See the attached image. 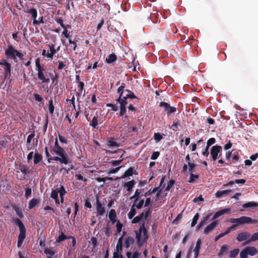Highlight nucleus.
<instances>
[{
    "label": "nucleus",
    "mask_w": 258,
    "mask_h": 258,
    "mask_svg": "<svg viewBox=\"0 0 258 258\" xmlns=\"http://www.w3.org/2000/svg\"><path fill=\"white\" fill-rule=\"evenodd\" d=\"M150 216V212L148 211L136 216L132 221L133 223H140L141 224L139 230L136 231L137 244L139 246H141L144 243L146 242L148 239L147 230L145 227V224L146 222L149 221L148 218Z\"/></svg>",
    "instance_id": "f257e3e1"
},
{
    "label": "nucleus",
    "mask_w": 258,
    "mask_h": 258,
    "mask_svg": "<svg viewBox=\"0 0 258 258\" xmlns=\"http://www.w3.org/2000/svg\"><path fill=\"white\" fill-rule=\"evenodd\" d=\"M124 86L121 85L118 89V93L119 94V97L117 101L120 104V112L124 113L126 112L125 106L127 104V99L128 98H135L136 96L133 93L128 90L123 91Z\"/></svg>",
    "instance_id": "f03ea898"
},
{
    "label": "nucleus",
    "mask_w": 258,
    "mask_h": 258,
    "mask_svg": "<svg viewBox=\"0 0 258 258\" xmlns=\"http://www.w3.org/2000/svg\"><path fill=\"white\" fill-rule=\"evenodd\" d=\"M50 152L51 154H55L59 157L56 156L49 159V162L50 160H51L59 161L61 164H64L65 165L69 163L68 154L62 147L53 148Z\"/></svg>",
    "instance_id": "7ed1b4c3"
},
{
    "label": "nucleus",
    "mask_w": 258,
    "mask_h": 258,
    "mask_svg": "<svg viewBox=\"0 0 258 258\" xmlns=\"http://www.w3.org/2000/svg\"><path fill=\"white\" fill-rule=\"evenodd\" d=\"M5 55L7 58L15 60L17 57L21 60H23V53L16 50L12 45H9L5 49Z\"/></svg>",
    "instance_id": "20e7f679"
},
{
    "label": "nucleus",
    "mask_w": 258,
    "mask_h": 258,
    "mask_svg": "<svg viewBox=\"0 0 258 258\" xmlns=\"http://www.w3.org/2000/svg\"><path fill=\"white\" fill-rule=\"evenodd\" d=\"M258 254V250L253 246L245 247L240 252V258H247L248 255L255 256Z\"/></svg>",
    "instance_id": "39448f33"
},
{
    "label": "nucleus",
    "mask_w": 258,
    "mask_h": 258,
    "mask_svg": "<svg viewBox=\"0 0 258 258\" xmlns=\"http://www.w3.org/2000/svg\"><path fill=\"white\" fill-rule=\"evenodd\" d=\"M222 147L218 145L213 146L210 150V154L212 160L216 161L221 155Z\"/></svg>",
    "instance_id": "423d86ee"
},
{
    "label": "nucleus",
    "mask_w": 258,
    "mask_h": 258,
    "mask_svg": "<svg viewBox=\"0 0 258 258\" xmlns=\"http://www.w3.org/2000/svg\"><path fill=\"white\" fill-rule=\"evenodd\" d=\"M37 72V76L38 79L41 81L42 83H48L50 82V79L47 77L45 73V69L44 68L39 69L36 70Z\"/></svg>",
    "instance_id": "0eeeda50"
},
{
    "label": "nucleus",
    "mask_w": 258,
    "mask_h": 258,
    "mask_svg": "<svg viewBox=\"0 0 258 258\" xmlns=\"http://www.w3.org/2000/svg\"><path fill=\"white\" fill-rule=\"evenodd\" d=\"M160 106L163 108L164 111L167 112L168 113H173L176 111V108L175 107L172 106L169 104L165 102H160Z\"/></svg>",
    "instance_id": "6e6552de"
},
{
    "label": "nucleus",
    "mask_w": 258,
    "mask_h": 258,
    "mask_svg": "<svg viewBox=\"0 0 258 258\" xmlns=\"http://www.w3.org/2000/svg\"><path fill=\"white\" fill-rule=\"evenodd\" d=\"M96 211L97 215L98 216H104L106 214L105 209L103 207L102 204L98 200L96 201Z\"/></svg>",
    "instance_id": "1a4fd4ad"
},
{
    "label": "nucleus",
    "mask_w": 258,
    "mask_h": 258,
    "mask_svg": "<svg viewBox=\"0 0 258 258\" xmlns=\"http://www.w3.org/2000/svg\"><path fill=\"white\" fill-rule=\"evenodd\" d=\"M218 225V222L214 221L208 225L204 229L203 233L205 235L208 234L210 232L213 231Z\"/></svg>",
    "instance_id": "9d476101"
},
{
    "label": "nucleus",
    "mask_w": 258,
    "mask_h": 258,
    "mask_svg": "<svg viewBox=\"0 0 258 258\" xmlns=\"http://www.w3.org/2000/svg\"><path fill=\"white\" fill-rule=\"evenodd\" d=\"M250 234L248 232L244 231L239 233L236 237L237 240L240 242L245 240H247L250 237Z\"/></svg>",
    "instance_id": "9b49d317"
},
{
    "label": "nucleus",
    "mask_w": 258,
    "mask_h": 258,
    "mask_svg": "<svg viewBox=\"0 0 258 258\" xmlns=\"http://www.w3.org/2000/svg\"><path fill=\"white\" fill-rule=\"evenodd\" d=\"M202 241L201 239H198L196 242V245L195 247L193 249V252L194 253V258H198L199 256V251L201 248Z\"/></svg>",
    "instance_id": "f8f14e48"
},
{
    "label": "nucleus",
    "mask_w": 258,
    "mask_h": 258,
    "mask_svg": "<svg viewBox=\"0 0 258 258\" xmlns=\"http://www.w3.org/2000/svg\"><path fill=\"white\" fill-rule=\"evenodd\" d=\"M26 237V229L20 230L18 236V240L17 243V246L20 247L23 242V241Z\"/></svg>",
    "instance_id": "ddd939ff"
},
{
    "label": "nucleus",
    "mask_w": 258,
    "mask_h": 258,
    "mask_svg": "<svg viewBox=\"0 0 258 258\" xmlns=\"http://www.w3.org/2000/svg\"><path fill=\"white\" fill-rule=\"evenodd\" d=\"M232 192V190L230 189H226L223 190H219L217 191L215 194V196L217 198H221L224 196H227L230 195V194Z\"/></svg>",
    "instance_id": "4468645a"
},
{
    "label": "nucleus",
    "mask_w": 258,
    "mask_h": 258,
    "mask_svg": "<svg viewBox=\"0 0 258 258\" xmlns=\"http://www.w3.org/2000/svg\"><path fill=\"white\" fill-rule=\"evenodd\" d=\"M136 183V182L135 180H132L131 181L126 182L124 184V187L126 188V190L128 191V194H131L132 188L134 187Z\"/></svg>",
    "instance_id": "2eb2a0df"
},
{
    "label": "nucleus",
    "mask_w": 258,
    "mask_h": 258,
    "mask_svg": "<svg viewBox=\"0 0 258 258\" xmlns=\"http://www.w3.org/2000/svg\"><path fill=\"white\" fill-rule=\"evenodd\" d=\"M122 236L120 237L117 241V243L116 244V248L115 249V251H114V253H122Z\"/></svg>",
    "instance_id": "dca6fc26"
},
{
    "label": "nucleus",
    "mask_w": 258,
    "mask_h": 258,
    "mask_svg": "<svg viewBox=\"0 0 258 258\" xmlns=\"http://www.w3.org/2000/svg\"><path fill=\"white\" fill-rule=\"evenodd\" d=\"M108 218L112 224L114 223L116 221V214L114 209H111L110 210L108 214Z\"/></svg>",
    "instance_id": "f3484780"
},
{
    "label": "nucleus",
    "mask_w": 258,
    "mask_h": 258,
    "mask_svg": "<svg viewBox=\"0 0 258 258\" xmlns=\"http://www.w3.org/2000/svg\"><path fill=\"white\" fill-rule=\"evenodd\" d=\"M58 189H59V188H57V190L52 189L51 192L50 194V197L52 199L54 200L55 204L56 205H59L60 203L58 198V194L59 193Z\"/></svg>",
    "instance_id": "a211bd4d"
},
{
    "label": "nucleus",
    "mask_w": 258,
    "mask_h": 258,
    "mask_svg": "<svg viewBox=\"0 0 258 258\" xmlns=\"http://www.w3.org/2000/svg\"><path fill=\"white\" fill-rule=\"evenodd\" d=\"M28 13L32 16V18H33V24H39V22L36 20V18L37 16V12L36 10L34 9H32L28 12Z\"/></svg>",
    "instance_id": "6ab92c4d"
},
{
    "label": "nucleus",
    "mask_w": 258,
    "mask_h": 258,
    "mask_svg": "<svg viewBox=\"0 0 258 258\" xmlns=\"http://www.w3.org/2000/svg\"><path fill=\"white\" fill-rule=\"evenodd\" d=\"M210 215H207V216L203 217L201 219V221L199 222V223L196 227L197 230H198L200 229H201L204 225H205L207 223V221L208 220V219L210 218Z\"/></svg>",
    "instance_id": "aec40b11"
},
{
    "label": "nucleus",
    "mask_w": 258,
    "mask_h": 258,
    "mask_svg": "<svg viewBox=\"0 0 258 258\" xmlns=\"http://www.w3.org/2000/svg\"><path fill=\"white\" fill-rule=\"evenodd\" d=\"M135 242V239L131 237H128L125 238L124 241V246L126 248L132 247Z\"/></svg>",
    "instance_id": "412c9836"
},
{
    "label": "nucleus",
    "mask_w": 258,
    "mask_h": 258,
    "mask_svg": "<svg viewBox=\"0 0 258 258\" xmlns=\"http://www.w3.org/2000/svg\"><path fill=\"white\" fill-rule=\"evenodd\" d=\"M40 200L38 199L33 198L30 200L29 202L28 208L29 209H32L35 207L38 206Z\"/></svg>",
    "instance_id": "4be33fe9"
},
{
    "label": "nucleus",
    "mask_w": 258,
    "mask_h": 258,
    "mask_svg": "<svg viewBox=\"0 0 258 258\" xmlns=\"http://www.w3.org/2000/svg\"><path fill=\"white\" fill-rule=\"evenodd\" d=\"M134 168L130 167L124 173V174L120 177V178H125L126 177L131 176L133 175L134 173Z\"/></svg>",
    "instance_id": "5701e85b"
},
{
    "label": "nucleus",
    "mask_w": 258,
    "mask_h": 258,
    "mask_svg": "<svg viewBox=\"0 0 258 258\" xmlns=\"http://www.w3.org/2000/svg\"><path fill=\"white\" fill-rule=\"evenodd\" d=\"M49 50L47 52L46 56L47 58H50L51 59L53 58V55L55 53V50L54 47V45H49Z\"/></svg>",
    "instance_id": "b1692460"
},
{
    "label": "nucleus",
    "mask_w": 258,
    "mask_h": 258,
    "mask_svg": "<svg viewBox=\"0 0 258 258\" xmlns=\"http://www.w3.org/2000/svg\"><path fill=\"white\" fill-rule=\"evenodd\" d=\"M35 136V134L34 133L30 134L27 139V147L28 150H30L32 149V145L31 144V142L32 141V140L34 138Z\"/></svg>",
    "instance_id": "393cba45"
},
{
    "label": "nucleus",
    "mask_w": 258,
    "mask_h": 258,
    "mask_svg": "<svg viewBox=\"0 0 258 258\" xmlns=\"http://www.w3.org/2000/svg\"><path fill=\"white\" fill-rule=\"evenodd\" d=\"M258 240V232H255L252 234L250 237L244 244H248L251 242H254Z\"/></svg>",
    "instance_id": "a878e982"
},
{
    "label": "nucleus",
    "mask_w": 258,
    "mask_h": 258,
    "mask_svg": "<svg viewBox=\"0 0 258 258\" xmlns=\"http://www.w3.org/2000/svg\"><path fill=\"white\" fill-rule=\"evenodd\" d=\"M257 206L258 204L255 202H248L242 205V207L244 208L257 207Z\"/></svg>",
    "instance_id": "bb28decb"
},
{
    "label": "nucleus",
    "mask_w": 258,
    "mask_h": 258,
    "mask_svg": "<svg viewBox=\"0 0 258 258\" xmlns=\"http://www.w3.org/2000/svg\"><path fill=\"white\" fill-rule=\"evenodd\" d=\"M4 66H5V71L6 72V75H10L11 74V64L5 61L4 63Z\"/></svg>",
    "instance_id": "cd10ccee"
},
{
    "label": "nucleus",
    "mask_w": 258,
    "mask_h": 258,
    "mask_svg": "<svg viewBox=\"0 0 258 258\" xmlns=\"http://www.w3.org/2000/svg\"><path fill=\"white\" fill-rule=\"evenodd\" d=\"M67 239H70L69 236H67L65 235L62 232H61L60 234H59L58 237L56 239L55 242L59 243Z\"/></svg>",
    "instance_id": "c85d7f7f"
},
{
    "label": "nucleus",
    "mask_w": 258,
    "mask_h": 258,
    "mask_svg": "<svg viewBox=\"0 0 258 258\" xmlns=\"http://www.w3.org/2000/svg\"><path fill=\"white\" fill-rule=\"evenodd\" d=\"M59 196L60 197V203L63 202V196L66 194V191L63 186L61 185L58 189Z\"/></svg>",
    "instance_id": "c756f323"
},
{
    "label": "nucleus",
    "mask_w": 258,
    "mask_h": 258,
    "mask_svg": "<svg viewBox=\"0 0 258 258\" xmlns=\"http://www.w3.org/2000/svg\"><path fill=\"white\" fill-rule=\"evenodd\" d=\"M144 203V200H141L139 201H138V199H137L135 200L134 203L133 205H135V207L137 209H140L142 208Z\"/></svg>",
    "instance_id": "7c9ffc66"
},
{
    "label": "nucleus",
    "mask_w": 258,
    "mask_h": 258,
    "mask_svg": "<svg viewBox=\"0 0 258 258\" xmlns=\"http://www.w3.org/2000/svg\"><path fill=\"white\" fill-rule=\"evenodd\" d=\"M136 213V210L135 208V205H133L131 207V210L127 214L128 217L130 219H132Z\"/></svg>",
    "instance_id": "2f4dec72"
},
{
    "label": "nucleus",
    "mask_w": 258,
    "mask_h": 258,
    "mask_svg": "<svg viewBox=\"0 0 258 258\" xmlns=\"http://www.w3.org/2000/svg\"><path fill=\"white\" fill-rule=\"evenodd\" d=\"M15 224L19 227V230H25V227L22 222L19 219H16L14 220Z\"/></svg>",
    "instance_id": "473e14b6"
},
{
    "label": "nucleus",
    "mask_w": 258,
    "mask_h": 258,
    "mask_svg": "<svg viewBox=\"0 0 258 258\" xmlns=\"http://www.w3.org/2000/svg\"><path fill=\"white\" fill-rule=\"evenodd\" d=\"M42 159V156L41 154L35 153L34 156V163L37 164L39 163Z\"/></svg>",
    "instance_id": "72a5a7b5"
},
{
    "label": "nucleus",
    "mask_w": 258,
    "mask_h": 258,
    "mask_svg": "<svg viewBox=\"0 0 258 258\" xmlns=\"http://www.w3.org/2000/svg\"><path fill=\"white\" fill-rule=\"evenodd\" d=\"M240 218L241 225L245 224H250V217L246 216H242Z\"/></svg>",
    "instance_id": "f704fd0d"
},
{
    "label": "nucleus",
    "mask_w": 258,
    "mask_h": 258,
    "mask_svg": "<svg viewBox=\"0 0 258 258\" xmlns=\"http://www.w3.org/2000/svg\"><path fill=\"white\" fill-rule=\"evenodd\" d=\"M44 252L45 254L49 255L50 257H53L54 254L53 248L52 247L45 248Z\"/></svg>",
    "instance_id": "c9c22d12"
},
{
    "label": "nucleus",
    "mask_w": 258,
    "mask_h": 258,
    "mask_svg": "<svg viewBox=\"0 0 258 258\" xmlns=\"http://www.w3.org/2000/svg\"><path fill=\"white\" fill-rule=\"evenodd\" d=\"M229 221L230 223L237 225V226L241 225L240 218H231L229 219Z\"/></svg>",
    "instance_id": "e433bc0d"
},
{
    "label": "nucleus",
    "mask_w": 258,
    "mask_h": 258,
    "mask_svg": "<svg viewBox=\"0 0 258 258\" xmlns=\"http://www.w3.org/2000/svg\"><path fill=\"white\" fill-rule=\"evenodd\" d=\"M14 209L17 215L20 217L22 218L23 217V212L21 208L18 207H15Z\"/></svg>",
    "instance_id": "4c0bfd02"
},
{
    "label": "nucleus",
    "mask_w": 258,
    "mask_h": 258,
    "mask_svg": "<svg viewBox=\"0 0 258 258\" xmlns=\"http://www.w3.org/2000/svg\"><path fill=\"white\" fill-rule=\"evenodd\" d=\"M239 252V249L238 248L234 249L230 252L229 257L234 258Z\"/></svg>",
    "instance_id": "58836bf2"
},
{
    "label": "nucleus",
    "mask_w": 258,
    "mask_h": 258,
    "mask_svg": "<svg viewBox=\"0 0 258 258\" xmlns=\"http://www.w3.org/2000/svg\"><path fill=\"white\" fill-rule=\"evenodd\" d=\"M116 59V55L114 54H111L108 56V58H106V61L108 63H111L115 61Z\"/></svg>",
    "instance_id": "ea45409f"
},
{
    "label": "nucleus",
    "mask_w": 258,
    "mask_h": 258,
    "mask_svg": "<svg viewBox=\"0 0 258 258\" xmlns=\"http://www.w3.org/2000/svg\"><path fill=\"white\" fill-rule=\"evenodd\" d=\"M199 213H197L195 216L194 217H193V219L192 220V222H191V227H194L196 225V224H197V221L199 218Z\"/></svg>",
    "instance_id": "a19ab883"
},
{
    "label": "nucleus",
    "mask_w": 258,
    "mask_h": 258,
    "mask_svg": "<svg viewBox=\"0 0 258 258\" xmlns=\"http://www.w3.org/2000/svg\"><path fill=\"white\" fill-rule=\"evenodd\" d=\"M116 234H118L120 233L122 230V228L123 227V225L119 221L116 222Z\"/></svg>",
    "instance_id": "79ce46f5"
},
{
    "label": "nucleus",
    "mask_w": 258,
    "mask_h": 258,
    "mask_svg": "<svg viewBox=\"0 0 258 258\" xmlns=\"http://www.w3.org/2000/svg\"><path fill=\"white\" fill-rule=\"evenodd\" d=\"M48 110L50 113H53L54 110V107L53 105V101L51 98H50L49 100Z\"/></svg>",
    "instance_id": "37998d69"
},
{
    "label": "nucleus",
    "mask_w": 258,
    "mask_h": 258,
    "mask_svg": "<svg viewBox=\"0 0 258 258\" xmlns=\"http://www.w3.org/2000/svg\"><path fill=\"white\" fill-rule=\"evenodd\" d=\"M222 215H224V214H223V212H222V210L217 211V212H216L215 213V214L213 216V217L212 218V220H215L216 219L218 218V217L222 216Z\"/></svg>",
    "instance_id": "c03bdc74"
},
{
    "label": "nucleus",
    "mask_w": 258,
    "mask_h": 258,
    "mask_svg": "<svg viewBox=\"0 0 258 258\" xmlns=\"http://www.w3.org/2000/svg\"><path fill=\"white\" fill-rule=\"evenodd\" d=\"M98 120L97 117L94 116L90 123V125L94 128H96L98 125Z\"/></svg>",
    "instance_id": "a18cd8bd"
},
{
    "label": "nucleus",
    "mask_w": 258,
    "mask_h": 258,
    "mask_svg": "<svg viewBox=\"0 0 258 258\" xmlns=\"http://www.w3.org/2000/svg\"><path fill=\"white\" fill-rule=\"evenodd\" d=\"M107 145L109 147L118 146L117 143L112 139H110L108 141Z\"/></svg>",
    "instance_id": "49530a36"
},
{
    "label": "nucleus",
    "mask_w": 258,
    "mask_h": 258,
    "mask_svg": "<svg viewBox=\"0 0 258 258\" xmlns=\"http://www.w3.org/2000/svg\"><path fill=\"white\" fill-rule=\"evenodd\" d=\"M198 178V176L197 175H195L193 173H190L188 182L190 183L194 182Z\"/></svg>",
    "instance_id": "de8ad7c7"
},
{
    "label": "nucleus",
    "mask_w": 258,
    "mask_h": 258,
    "mask_svg": "<svg viewBox=\"0 0 258 258\" xmlns=\"http://www.w3.org/2000/svg\"><path fill=\"white\" fill-rule=\"evenodd\" d=\"M229 230H226L224 232H223V233H221L220 234H219L218 235L216 236L215 237V241H217V240H218L220 238L222 237L223 236H224V235L227 234L229 233V232H228Z\"/></svg>",
    "instance_id": "09e8293b"
},
{
    "label": "nucleus",
    "mask_w": 258,
    "mask_h": 258,
    "mask_svg": "<svg viewBox=\"0 0 258 258\" xmlns=\"http://www.w3.org/2000/svg\"><path fill=\"white\" fill-rule=\"evenodd\" d=\"M154 137L156 142H159L162 139V136L159 133H155Z\"/></svg>",
    "instance_id": "8fccbe9b"
},
{
    "label": "nucleus",
    "mask_w": 258,
    "mask_h": 258,
    "mask_svg": "<svg viewBox=\"0 0 258 258\" xmlns=\"http://www.w3.org/2000/svg\"><path fill=\"white\" fill-rule=\"evenodd\" d=\"M77 41L76 40H71L70 39H69V43L72 45L71 47H73V50H75L76 49V47H77L76 42H77Z\"/></svg>",
    "instance_id": "3c124183"
},
{
    "label": "nucleus",
    "mask_w": 258,
    "mask_h": 258,
    "mask_svg": "<svg viewBox=\"0 0 258 258\" xmlns=\"http://www.w3.org/2000/svg\"><path fill=\"white\" fill-rule=\"evenodd\" d=\"M215 142V139L214 138H211L208 140L207 142V146L210 147L211 146L213 145Z\"/></svg>",
    "instance_id": "603ef678"
},
{
    "label": "nucleus",
    "mask_w": 258,
    "mask_h": 258,
    "mask_svg": "<svg viewBox=\"0 0 258 258\" xmlns=\"http://www.w3.org/2000/svg\"><path fill=\"white\" fill-rule=\"evenodd\" d=\"M140 194H141V191L139 190V189H137L134 195L130 198V200H132L134 199H135V200L137 199H138V197L140 195Z\"/></svg>",
    "instance_id": "864d4df0"
},
{
    "label": "nucleus",
    "mask_w": 258,
    "mask_h": 258,
    "mask_svg": "<svg viewBox=\"0 0 258 258\" xmlns=\"http://www.w3.org/2000/svg\"><path fill=\"white\" fill-rule=\"evenodd\" d=\"M32 194V190L30 188H27L25 189V196L26 198H28Z\"/></svg>",
    "instance_id": "5fc2aeb1"
},
{
    "label": "nucleus",
    "mask_w": 258,
    "mask_h": 258,
    "mask_svg": "<svg viewBox=\"0 0 258 258\" xmlns=\"http://www.w3.org/2000/svg\"><path fill=\"white\" fill-rule=\"evenodd\" d=\"M160 155V153L159 152H154L151 156V159L152 160H156L157 159Z\"/></svg>",
    "instance_id": "6e6d98bb"
},
{
    "label": "nucleus",
    "mask_w": 258,
    "mask_h": 258,
    "mask_svg": "<svg viewBox=\"0 0 258 258\" xmlns=\"http://www.w3.org/2000/svg\"><path fill=\"white\" fill-rule=\"evenodd\" d=\"M35 65L36 67V70H39V69L44 68V67L41 66V64L40 63V59L39 58H37L35 60Z\"/></svg>",
    "instance_id": "4d7b16f0"
},
{
    "label": "nucleus",
    "mask_w": 258,
    "mask_h": 258,
    "mask_svg": "<svg viewBox=\"0 0 258 258\" xmlns=\"http://www.w3.org/2000/svg\"><path fill=\"white\" fill-rule=\"evenodd\" d=\"M229 246L227 244L223 245L220 248V250L225 253L228 250Z\"/></svg>",
    "instance_id": "13d9d810"
},
{
    "label": "nucleus",
    "mask_w": 258,
    "mask_h": 258,
    "mask_svg": "<svg viewBox=\"0 0 258 258\" xmlns=\"http://www.w3.org/2000/svg\"><path fill=\"white\" fill-rule=\"evenodd\" d=\"M72 117V114H67V115L66 116L64 120V121H68L70 123H72V119H73Z\"/></svg>",
    "instance_id": "bf43d9fd"
},
{
    "label": "nucleus",
    "mask_w": 258,
    "mask_h": 258,
    "mask_svg": "<svg viewBox=\"0 0 258 258\" xmlns=\"http://www.w3.org/2000/svg\"><path fill=\"white\" fill-rule=\"evenodd\" d=\"M209 147H208L206 145L205 149L202 152V154L204 156L208 157L209 156Z\"/></svg>",
    "instance_id": "052dcab7"
},
{
    "label": "nucleus",
    "mask_w": 258,
    "mask_h": 258,
    "mask_svg": "<svg viewBox=\"0 0 258 258\" xmlns=\"http://www.w3.org/2000/svg\"><path fill=\"white\" fill-rule=\"evenodd\" d=\"M204 201V199L203 198H202V196L201 195H200L199 197H196L195 198H194V199L193 200V202L194 203H198V202H202Z\"/></svg>",
    "instance_id": "680f3d73"
},
{
    "label": "nucleus",
    "mask_w": 258,
    "mask_h": 258,
    "mask_svg": "<svg viewBox=\"0 0 258 258\" xmlns=\"http://www.w3.org/2000/svg\"><path fill=\"white\" fill-rule=\"evenodd\" d=\"M178 127V123L177 121H174L173 122V123L172 124L171 128L172 129L173 131H176Z\"/></svg>",
    "instance_id": "e2e57ef3"
},
{
    "label": "nucleus",
    "mask_w": 258,
    "mask_h": 258,
    "mask_svg": "<svg viewBox=\"0 0 258 258\" xmlns=\"http://www.w3.org/2000/svg\"><path fill=\"white\" fill-rule=\"evenodd\" d=\"M70 32L68 31L67 28L63 29V31L62 32V34L64 35V36L66 38H69V35Z\"/></svg>",
    "instance_id": "0e129e2a"
},
{
    "label": "nucleus",
    "mask_w": 258,
    "mask_h": 258,
    "mask_svg": "<svg viewBox=\"0 0 258 258\" xmlns=\"http://www.w3.org/2000/svg\"><path fill=\"white\" fill-rule=\"evenodd\" d=\"M234 182L237 184H244L245 183L246 180L244 179H235Z\"/></svg>",
    "instance_id": "69168bd1"
},
{
    "label": "nucleus",
    "mask_w": 258,
    "mask_h": 258,
    "mask_svg": "<svg viewBox=\"0 0 258 258\" xmlns=\"http://www.w3.org/2000/svg\"><path fill=\"white\" fill-rule=\"evenodd\" d=\"M128 111H132V112H136L137 111V108L133 106L132 105H130L128 106Z\"/></svg>",
    "instance_id": "338daca9"
},
{
    "label": "nucleus",
    "mask_w": 258,
    "mask_h": 258,
    "mask_svg": "<svg viewBox=\"0 0 258 258\" xmlns=\"http://www.w3.org/2000/svg\"><path fill=\"white\" fill-rule=\"evenodd\" d=\"M113 258H123V256L122 253L119 254V253L113 252Z\"/></svg>",
    "instance_id": "774afa93"
}]
</instances>
